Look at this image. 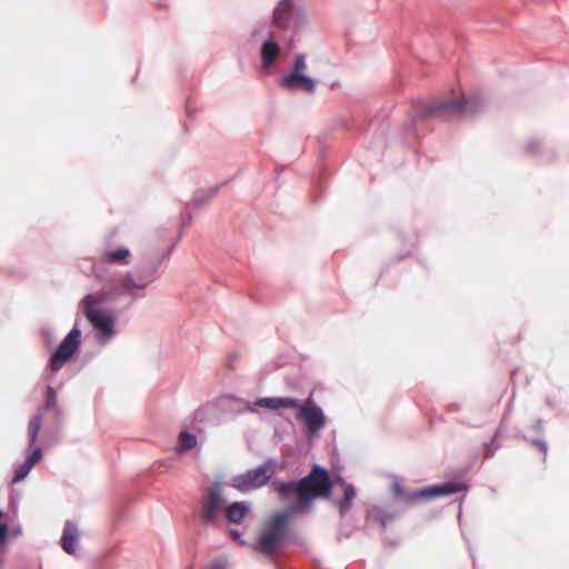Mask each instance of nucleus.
<instances>
[{
    "mask_svg": "<svg viewBox=\"0 0 569 569\" xmlns=\"http://www.w3.org/2000/svg\"><path fill=\"white\" fill-rule=\"evenodd\" d=\"M274 490L283 501H293L286 510L268 519L251 545L252 549L267 558H273L289 539L288 520L293 515H307L317 498L329 499L332 482L328 470L315 463L309 475L297 481L279 482Z\"/></svg>",
    "mask_w": 569,
    "mask_h": 569,
    "instance_id": "nucleus-1",
    "label": "nucleus"
},
{
    "mask_svg": "<svg viewBox=\"0 0 569 569\" xmlns=\"http://www.w3.org/2000/svg\"><path fill=\"white\" fill-rule=\"evenodd\" d=\"M256 406L270 410L280 408L297 409V420L301 421L311 433H317L326 427L327 418L323 409L315 401L313 392L305 401L289 397H266L256 401Z\"/></svg>",
    "mask_w": 569,
    "mask_h": 569,
    "instance_id": "nucleus-2",
    "label": "nucleus"
},
{
    "mask_svg": "<svg viewBox=\"0 0 569 569\" xmlns=\"http://www.w3.org/2000/svg\"><path fill=\"white\" fill-rule=\"evenodd\" d=\"M483 108L485 100L479 96H472L468 99L457 98L425 106L419 111V116L423 118H437L449 121L458 118L475 117L481 112Z\"/></svg>",
    "mask_w": 569,
    "mask_h": 569,
    "instance_id": "nucleus-3",
    "label": "nucleus"
},
{
    "mask_svg": "<svg viewBox=\"0 0 569 569\" xmlns=\"http://www.w3.org/2000/svg\"><path fill=\"white\" fill-rule=\"evenodd\" d=\"M160 261L141 264L123 272L114 289L132 299H141L146 290L160 278Z\"/></svg>",
    "mask_w": 569,
    "mask_h": 569,
    "instance_id": "nucleus-4",
    "label": "nucleus"
},
{
    "mask_svg": "<svg viewBox=\"0 0 569 569\" xmlns=\"http://www.w3.org/2000/svg\"><path fill=\"white\" fill-rule=\"evenodd\" d=\"M84 316L94 329V338L100 345L109 343L117 335L116 317L112 312L99 308L100 300L93 296L84 297Z\"/></svg>",
    "mask_w": 569,
    "mask_h": 569,
    "instance_id": "nucleus-5",
    "label": "nucleus"
},
{
    "mask_svg": "<svg viewBox=\"0 0 569 569\" xmlns=\"http://www.w3.org/2000/svg\"><path fill=\"white\" fill-rule=\"evenodd\" d=\"M468 489H469V486L465 482H461V483L447 482V483L425 487V488L413 490V491H407L399 482H395L392 485V491H393L395 497L398 500H400L407 505H410L412 502H416V501H419L422 499L455 495L460 491H467Z\"/></svg>",
    "mask_w": 569,
    "mask_h": 569,
    "instance_id": "nucleus-6",
    "label": "nucleus"
},
{
    "mask_svg": "<svg viewBox=\"0 0 569 569\" xmlns=\"http://www.w3.org/2000/svg\"><path fill=\"white\" fill-rule=\"evenodd\" d=\"M274 471L273 460L267 459L262 465L236 475L232 478V487L241 493L260 489L269 481Z\"/></svg>",
    "mask_w": 569,
    "mask_h": 569,
    "instance_id": "nucleus-7",
    "label": "nucleus"
},
{
    "mask_svg": "<svg viewBox=\"0 0 569 569\" xmlns=\"http://www.w3.org/2000/svg\"><path fill=\"white\" fill-rule=\"evenodd\" d=\"M80 338L81 331L78 325H74L52 353L49 361V368L51 371L58 372L72 358L80 347Z\"/></svg>",
    "mask_w": 569,
    "mask_h": 569,
    "instance_id": "nucleus-8",
    "label": "nucleus"
},
{
    "mask_svg": "<svg viewBox=\"0 0 569 569\" xmlns=\"http://www.w3.org/2000/svg\"><path fill=\"white\" fill-rule=\"evenodd\" d=\"M208 498L202 502V509L200 512V520L204 525H216L219 520L220 512L226 502V498L222 492L221 482L214 480L209 486Z\"/></svg>",
    "mask_w": 569,
    "mask_h": 569,
    "instance_id": "nucleus-9",
    "label": "nucleus"
},
{
    "mask_svg": "<svg viewBox=\"0 0 569 569\" xmlns=\"http://www.w3.org/2000/svg\"><path fill=\"white\" fill-rule=\"evenodd\" d=\"M51 409H57V411L60 412V410L57 408L56 390L53 389L52 386H48L44 407L38 410V412L30 419L28 425V436L30 446H32L38 439L42 426L43 411Z\"/></svg>",
    "mask_w": 569,
    "mask_h": 569,
    "instance_id": "nucleus-10",
    "label": "nucleus"
},
{
    "mask_svg": "<svg viewBox=\"0 0 569 569\" xmlns=\"http://www.w3.org/2000/svg\"><path fill=\"white\" fill-rule=\"evenodd\" d=\"M279 84L290 92L313 93L316 90V80L305 73H287L280 77Z\"/></svg>",
    "mask_w": 569,
    "mask_h": 569,
    "instance_id": "nucleus-11",
    "label": "nucleus"
},
{
    "mask_svg": "<svg viewBox=\"0 0 569 569\" xmlns=\"http://www.w3.org/2000/svg\"><path fill=\"white\" fill-rule=\"evenodd\" d=\"M295 11L300 12L301 8L296 7L293 0H281L273 11V24L276 27H288Z\"/></svg>",
    "mask_w": 569,
    "mask_h": 569,
    "instance_id": "nucleus-12",
    "label": "nucleus"
},
{
    "mask_svg": "<svg viewBox=\"0 0 569 569\" xmlns=\"http://www.w3.org/2000/svg\"><path fill=\"white\" fill-rule=\"evenodd\" d=\"M78 536L77 525L71 520H67L61 536V547L68 555L76 556Z\"/></svg>",
    "mask_w": 569,
    "mask_h": 569,
    "instance_id": "nucleus-13",
    "label": "nucleus"
},
{
    "mask_svg": "<svg viewBox=\"0 0 569 569\" xmlns=\"http://www.w3.org/2000/svg\"><path fill=\"white\" fill-rule=\"evenodd\" d=\"M131 251L124 246H119L112 250H107L102 254V261L109 264L128 266L130 263Z\"/></svg>",
    "mask_w": 569,
    "mask_h": 569,
    "instance_id": "nucleus-14",
    "label": "nucleus"
},
{
    "mask_svg": "<svg viewBox=\"0 0 569 569\" xmlns=\"http://www.w3.org/2000/svg\"><path fill=\"white\" fill-rule=\"evenodd\" d=\"M339 483L342 486L343 498L338 502V510L341 517H345L351 509L353 499L357 491L352 483L347 482L343 478H338Z\"/></svg>",
    "mask_w": 569,
    "mask_h": 569,
    "instance_id": "nucleus-15",
    "label": "nucleus"
},
{
    "mask_svg": "<svg viewBox=\"0 0 569 569\" xmlns=\"http://www.w3.org/2000/svg\"><path fill=\"white\" fill-rule=\"evenodd\" d=\"M262 69L269 70L280 54V46L274 40H267L261 47Z\"/></svg>",
    "mask_w": 569,
    "mask_h": 569,
    "instance_id": "nucleus-16",
    "label": "nucleus"
},
{
    "mask_svg": "<svg viewBox=\"0 0 569 569\" xmlns=\"http://www.w3.org/2000/svg\"><path fill=\"white\" fill-rule=\"evenodd\" d=\"M250 512V505L246 501H234L226 507V518L231 523H240Z\"/></svg>",
    "mask_w": 569,
    "mask_h": 569,
    "instance_id": "nucleus-17",
    "label": "nucleus"
},
{
    "mask_svg": "<svg viewBox=\"0 0 569 569\" xmlns=\"http://www.w3.org/2000/svg\"><path fill=\"white\" fill-rule=\"evenodd\" d=\"M198 445V438L194 433H191L189 431H181L179 433V451H188L190 449H193Z\"/></svg>",
    "mask_w": 569,
    "mask_h": 569,
    "instance_id": "nucleus-18",
    "label": "nucleus"
},
{
    "mask_svg": "<svg viewBox=\"0 0 569 569\" xmlns=\"http://www.w3.org/2000/svg\"><path fill=\"white\" fill-rule=\"evenodd\" d=\"M32 468L33 467L30 465V462L24 460L16 469V472H14V476H13V478L11 480V483H18V482L22 481L31 472Z\"/></svg>",
    "mask_w": 569,
    "mask_h": 569,
    "instance_id": "nucleus-19",
    "label": "nucleus"
},
{
    "mask_svg": "<svg viewBox=\"0 0 569 569\" xmlns=\"http://www.w3.org/2000/svg\"><path fill=\"white\" fill-rule=\"evenodd\" d=\"M306 69V56L303 53H298L293 57L292 66L288 73H305Z\"/></svg>",
    "mask_w": 569,
    "mask_h": 569,
    "instance_id": "nucleus-20",
    "label": "nucleus"
},
{
    "mask_svg": "<svg viewBox=\"0 0 569 569\" xmlns=\"http://www.w3.org/2000/svg\"><path fill=\"white\" fill-rule=\"evenodd\" d=\"M10 543L9 526L7 523H0V550L6 551Z\"/></svg>",
    "mask_w": 569,
    "mask_h": 569,
    "instance_id": "nucleus-21",
    "label": "nucleus"
},
{
    "mask_svg": "<svg viewBox=\"0 0 569 569\" xmlns=\"http://www.w3.org/2000/svg\"><path fill=\"white\" fill-rule=\"evenodd\" d=\"M498 436L499 432H496L495 438L486 445L485 458H491L495 455V451L500 447V445L496 442Z\"/></svg>",
    "mask_w": 569,
    "mask_h": 569,
    "instance_id": "nucleus-22",
    "label": "nucleus"
},
{
    "mask_svg": "<svg viewBox=\"0 0 569 569\" xmlns=\"http://www.w3.org/2000/svg\"><path fill=\"white\" fill-rule=\"evenodd\" d=\"M396 513L391 512H385L380 510V515L378 517V520L382 528H386L390 521H392L396 518Z\"/></svg>",
    "mask_w": 569,
    "mask_h": 569,
    "instance_id": "nucleus-23",
    "label": "nucleus"
},
{
    "mask_svg": "<svg viewBox=\"0 0 569 569\" xmlns=\"http://www.w3.org/2000/svg\"><path fill=\"white\" fill-rule=\"evenodd\" d=\"M42 459V450L39 447H36L31 455L26 459L32 467Z\"/></svg>",
    "mask_w": 569,
    "mask_h": 569,
    "instance_id": "nucleus-24",
    "label": "nucleus"
},
{
    "mask_svg": "<svg viewBox=\"0 0 569 569\" xmlns=\"http://www.w3.org/2000/svg\"><path fill=\"white\" fill-rule=\"evenodd\" d=\"M230 537L237 541L240 546H248V541L242 538V533L238 529L229 530Z\"/></svg>",
    "mask_w": 569,
    "mask_h": 569,
    "instance_id": "nucleus-25",
    "label": "nucleus"
},
{
    "mask_svg": "<svg viewBox=\"0 0 569 569\" xmlns=\"http://www.w3.org/2000/svg\"><path fill=\"white\" fill-rule=\"evenodd\" d=\"M536 447L542 452L543 461H546L547 451H548V443H547V441L536 439Z\"/></svg>",
    "mask_w": 569,
    "mask_h": 569,
    "instance_id": "nucleus-26",
    "label": "nucleus"
},
{
    "mask_svg": "<svg viewBox=\"0 0 569 569\" xmlns=\"http://www.w3.org/2000/svg\"><path fill=\"white\" fill-rule=\"evenodd\" d=\"M9 532H10V540L11 539H17L19 537L22 536V528L21 526H13V527H9Z\"/></svg>",
    "mask_w": 569,
    "mask_h": 569,
    "instance_id": "nucleus-27",
    "label": "nucleus"
},
{
    "mask_svg": "<svg viewBox=\"0 0 569 569\" xmlns=\"http://www.w3.org/2000/svg\"><path fill=\"white\" fill-rule=\"evenodd\" d=\"M540 146L538 143V141L536 140V147H535V150H536V161L538 162H547L548 160L545 159L540 152Z\"/></svg>",
    "mask_w": 569,
    "mask_h": 569,
    "instance_id": "nucleus-28",
    "label": "nucleus"
},
{
    "mask_svg": "<svg viewBox=\"0 0 569 569\" xmlns=\"http://www.w3.org/2000/svg\"><path fill=\"white\" fill-rule=\"evenodd\" d=\"M42 333L49 343H51L54 340V335L51 329H43Z\"/></svg>",
    "mask_w": 569,
    "mask_h": 569,
    "instance_id": "nucleus-29",
    "label": "nucleus"
},
{
    "mask_svg": "<svg viewBox=\"0 0 569 569\" xmlns=\"http://www.w3.org/2000/svg\"><path fill=\"white\" fill-rule=\"evenodd\" d=\"M191 221V214L189 212L182 213V224L187 226Z\"/></svg>",
    "mask_w": 569,
    "mask_h": 569,
    "instance_id": "nucleus-30",
    "label": "nucleus"
},
{
    "mask_svg": "<svg viewBox=\"0 0 569 569\" xmlns=\"http://www.w3.org/2000/svg\"><path fill=\"white\" fill-rule=\"evenodd\" d=\"M209 569H224V567L221 563H213Z\"/></svg>",
    "mask_w": 569,
    "mask_h": 569,
    "instance_id": "nucleus-31",
    "label": "nucleus"
},
{
    "mask_svg": "<svg viewBox=\"0 0 569 569\" xmlns=\"http://www.w3.org/2000/svg\"><path fill=\"white\" fill-rule=\"evenodd\" d=\"M204 202V200L200 199V198H197L192 201L193 204L196 206H199V204H202Z\"/></svg>",
    "mask_w": 569,
    "mask_h": 569,
    "instance_id": "nucleus-32",
    "label": "nucleus"
},
{
    "mask_svg": "<svg viewBox=\"0 0 569 569\" xmlns=\"http://www.w3.org/2000/svg\"><path fill=\"white\" fill-rule=\"evenodd\" d=\"M540 427H541V421L536 420V425H535L536 430H538Z\"/></svg>",
    "mask_w": 569,
    "mask_h": 569,
    "instance_id": "nucleus-33",
    "label": "nucleus"
},
{
    "mask_svg": "<svg viewBox=\"0 0 569 569\" xmlns=\"http://www.w3.org/2000/svg\"><path fill=\"white\" fill-rule=\"evenodd\" d=\"M218 191V187L213 188L210 192V198L213 197L216 194V192Z\"/></svg>",
    "mask_w": 569,
    "mask_h": 569,
    "instance_id": "nucleus-34",
    "label": "nucleus"
},
{
    "mask_svg": "<svg viewBox=\"0 0 569 569\" xmlns=\"http://www.w3.org/2000/svg\"><path fill=\"white\" fill-rule=\"evenodd\" d=\"M3 563H4V558L2 556H0V569H2Z\"/></svg>",
    "mask_w": 569,
    "mask_h": 569,
    "instance_id": "nucleus-35",
    "label": "nucleus"
},
{
    "mask_svg": "<svg viewBox=\"0 0 569 569\" xmlns=\"http://www.w3.org/2000/svg\"><path fill=\"white\" fill-rule=\"evenodd\" d=\"M3 517V511L0 509V519Z\"/></svg>",
    "mask_w": 569,
    "mask_h": 569,
    "instance_id": "nucleus-36",
    "label": "nucleus"
}]
</instances>
